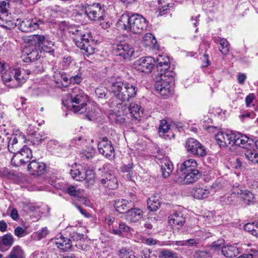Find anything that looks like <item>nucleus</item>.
Segmentation results:
<instances>
[{"label": "nucleus", "mask_w": 258, "mask_h": 258, "mask_svg": "<svg viewBox=\"0 0 258 258\" xmlns=\"http://www.w3.org/2000/svg\"><path fill=\"white\" fill-rule=\"evenodd\" d=\"M118 25L122 29L133 33H141L146 30L148 26L146 19L137 14L131 16L127 14H122L118 20Z\"/></svg>", "instance_id": "1"}, {"label": "nucleus", "mask_w": 258, "mask_h": 258, "mask_svg": "<svg viewBox=\"0 0 258 258\" xmlns=\"http://www.w3.org/2000/svg\"><path fill=\"white\" fill-rule=\"evenodd\" d=\"M111 89L115 97L121 102L128 101L135 97L138 89L134 84L127 81H116L112 84Z\"/></svg>", "instance_id": "2"}, {"label": "nucleus", "mask_w": 258, "mask_h": 258, "mask_svg": "<svg viewBox=\"0 0 258 258\" xmlns=\"http://www.w3.org/2000/svg\"><path fill=\"white\" fill-rule=\"evenodd\" d=\"M73 37L77 46L84 51L86 55H89L94 53L95 44L91 39V33H85L81 30L76 29L73 32Z\"/></svg>", "instance_id": "3"}, {"label": "nucleus", "mask_w": 258, "mask_h": 258, "mask_svg": "<svg viewBox=\"0 0 258 258\" xmlns=\"http://www.w3.org/2000/svg\"><path fill=\"white\" fill-rule=\"evenodd\" d=\"M88 96L79 87H75L71 93V110L75 113H83L87 110Z\"/></svg>", "instance_id": "4"}, {"label": "nucleus", "mask_w": 258, "mask_h": 258, "mask_svg": "<svg viewBox=\"0 0 258 258\" xmlns=\"http://www.w3.org/2000/svg\"><path fill=\"white\" fill-rule=\"evenodd\" d=\"M2 78L4 84L11 88L20 87L24 82V79L21 76L20 71L11 68L6 70L2 75Z\"/></svg>", "instance_id": "5"}, {"label": "nucleus", "mask_w": 258, "mask_h": 258, "mask_svg": "<svg viewBox=\"0 0 258 258\" xmlns=\"http://www.w3.org/2000/svg\"><path fill=\"white\" fill-rule=\"evenodd\" d=\"M84 11L88 18L92 21H101L104 20L106 17L105 8L99 3L87 5L85 6Z\"/></svg>", "instance_id": "6"}, {"label": "nucleus", "mask_w": 258, "mask_h": 258, "mask_svg": "<svg viewBox=\"0 0 258 258\" xmlns=\"http://www.w3.org/2000/svg\"><path fill=\"white\" fill-rule=\"evenodd\" d=\"M232 195L240 198L246 205H250L254 203L255 196L250 190L244 189L238 184L234 185L231 188Z\"/></svg>", "instance_id": "7"}, {"label": "nucleus", "mask_w": 258, "mask_h": 258, "mask_svg": "<svg viewBox=\"0 0 258 258\" xmlns=\"http://www.w3.org/2000/svg\"><path fill=\"white\" fill-rule=\"evenodd\" d=\"M185 146L188 153L195 156L203 157L207 154V150L205 147L198 141L194 138L187 139Z\"/></svg>", "instance_id": "8"}, {"label": "nucleus", "mask_w": 258, "mask_h": 258, "mask_svg": "<svg viewBox=\"0 0 258 258\" xmlns=\"http://www.w3.org/2000/svg\"><path fill=\"white\" fill-rule=\"evenodd\" d=\"M134 51V48L125 41H120L113 47L114 53L123 59H129Z\"/></svg>", "instance_id": "9"}, {"label": "nucleus", "mask_w": 258, "mask_h": 258, "mask_svg": "<svg viewBox=\"0 0 258 258\" xmlns=\"http://www.w3.org/2000/svg\"><path fill=\"white\" fill-rule=\"evenodd\" d=\"M200 177L199 170H192L186 173H180L177 171L174 180L180 184H188L197 181Z\"/></svg>", "instance_id": "10"}, {"label": "nucleus", "mask_w": 258, "mask_h": 258, "mask_svg": "<svg viewBox=\"0 0 258 258\" xmlns=\"http://www.w3.org/2000/svg\"><path fill=\"white\" fill-rule=\"evenodd\" d=\"M155 59L150 56L143 57L136 60L133 67L136 70L146 73L151 72L154 66Z\"/></svg>", "instance_id": "11"}, {"label": "nucleus", "mask_w": 258, "mask_h": 258, "mask_svg": "<svg viewBox=\"0 0 258 258\" xmlns=\"http://www.w3.org/2000/svg\"><path fill=\"white\" fill-rule=\"evenodd\" d=\"M184 210L180 208L173 210L168 216V222L173 227L176 229L181 228L185 222Z\"/></svg>", "instance_id": "12"}, {"label": "nucleus", "mask_w": 258, "mask_h": 258, "mask_svg": "<svg viewBox=\"0 0 258 258\" xmlns=\"http://www.w3.org/2000/svg\"><path fill=\"white\" fill-rule=\"evenodd\" d=\"M157 68L161 75H164L169 78L174 77L175 73L170 70L169 59L165 54H159L156 58Z\"/></svg>", "instance_id": "13"}, {"label": "nucleus", "mask_w": 258, "mask_h": 258, "mask_svg": "<svg viewBox=\"0 0 258 258\" xmlns=\"http://www.w3.org/2000/svg\"><path fill=\"white\" fill-rule=\"evenodd\" d=\"M30 42L33 44H37L38 47H41V50L46 52H51L53 51L54 43L52 41L46 40L43 35H34L29 37Z\"/></svg>", "instance_id": "14"}, {"label": "nucleus", "mask_w": 258, "mask_h": 258, "mask_svg": "<svg viewBox=\"0 0 258 258\" xmlns=\"http://www.w3.org/2000/svg\"><path fill=\"white\" fill-rule=\"evenodd\" d=\"M30 45L25 47L22 52L25 56L24 60L25 62H28L32 61H35L40 57L39 49L38 48L37 44L33 43L32 44L28 39Z\"/></svg>", "instance_id": "15"}, {"label": "nucleus", "mask_w": 258, "mask_h": 258, "mask_svg": "<svg viewBox=\"0 0 258 258\" xmlns=\"http://www.w3.org/2000/svg\"><path fill=\"white\" fill-rule=\"evenodd\" d=\"M99 152L106 158H112L114 157V148L112 143L107 137L103 138L98 144Z\"/></svg>", "instance_id": "16"}, {"label": "nucleus", "mask_w": 258, "mask_h": 258, "mask_svg": "<svg viewBox=\"0 0 258 258\" xmlns=\"http://www.w3.org/2000/svg\"><path fill=\"white\" fill-rule=\"evenodd\" d=\"M234 135V133L232 132L229 133L220 132L215 135V140L221 148L226 147L229 145L233 146Z\"/></svg>", "instance_id": "17"}, {"label": "nucleus", "mask_w": 258, "mask_h": 258, "mask_svg": "<svg viewBox=\"0 0 258 258\" xmlns=\"http://www.w3.org/2000/svg\"><path fill=\"white\" fill-rule=\"evenodd\" d=\"M129 113L127 114L128 118H131L132 124H137L141 119L142 111L141 110V106L135 102H132L127 107Z\"/></svg>", "instance_id": "18"}, {"label": "nucleus", "mask_w": 258, "mask_h": 258, "mask_svg": "<svg viewBox=\"0 0 258 258\" xmlns=\"http://www.w3.org/2000/svg\"><path fill=\"white\" fill-rule=\"evenodd\" d=\"M234 136L233 145L240 146L245 148L246 150L254 145L253 140L245 135H243L239 133H234Z\"/></svg>", "instance_id": "19"}, {"label": "nucleus", "mask_w": 258, "mask_h": 258, "mask_svg": "<svg viewBox=\"0 0 258 258\" xmlns=\"http://www.w3.org/2000/svg\"><path fill=\"white\" fill-rule=\"evenodd\" d=\"M100 183L110 189H114L118 187L116 178L110 172L104 173L100 179Z\"/></svg>", "instance_id": "20"}, {"label": "nucleus", "mask_w": 258, "mask_h": 258, "mask_svg": "<svg viewBox=\"0 0 258 258\" xmlns=\"http://www.w3.org/2000/svg\"><path fill=\"white\" fill-rule=\"evenodd\" d=\"M42 23L40 20L36 19H25L20 24L19 29L24 32H29L35 30L39 28L40 24Z\"/></svg>", "instance_id": "21"}, {"label": "nucleus", "mask_w": 258, "mask_h": 258, "mask_svg": "<svg viewBox=\"0 0 258 258\" xmlns=\"http://www.w3.org/2000/svg\"><path fill=\"white\" fill-rule=\"evenodd\" d=\"M53 240L57 247L62 251L68 250L72 246V242L70 239L64 237L60 233L58 234Z\"/></svg>", "instance_id": "22"}, {"label": "nucleus", "mask_w": 258, "mask_h": 258, "mask_svg": "<svg viewBox=\"0 0 258 258\" xmlns=\"http://www.w3.org/2000/svg\"><path fill=\"white\" fill-rule=\"evenodd\" d=\"M45 167V164L44 163L38 162L34 159L29 164L28 170L32 175H40L44 172Z\"/></svg>", "instance_id": "23"}, {"label": "nucleus", "mask_w": 258, "mask_h": 258, "mask_svg": "<svg viewBox=\"0 0 258 258\" xmlns=\"http://www.w3.org/2000/svg\"><path fill=\"white\" fill-rule=\"evenodd\" d=\"M143 212L140 209L132 208L125 212V217L126 220L136 222L143 217Z\"/></svg>", "instance_id": "24"}, {"label": "nucleus", "mask_w": 258, "mask_h": 258, "mask_svg": "<svg viewBox=\"0 0 258 258\" xmlns=\"http://www.w3.org/2000/svg\"><path fill=\"white\" fill-rule=\"evenodd\" d=\"M33 157L31 150L26 146L17 153L15 158H18L20 159L21 164H24L29 162L30 159Z\"/></svg>", "instance_id": "25"}, {"label": "nucleus", "mask_w": 258, "mask_h": 258, "mask_svg": "<svg viewBox=\"0 0 258 258\" xmlns=\"http://www.w3.org/2000/svg\"><path fill=\"white\" fill-rule=\"evenodd\" d=\"M160 164L163 177H168L173 170L171 162L167 158H164L160 161Z\"/></svg>", "instance_id": "26"}, {"label": "nucleus", "mask_w": 258, "mask_h": 258, "mask_svg": "<svg viewBox=\"0 0 258 258\" xmlns=\"http://www.w3.org/2000/svg\"><path fill=\"white\" fill-rule=\"evenodd\" d=\"M25 137L23 135H19L18 136L17 135H13L9 138L8 142V148L10 152L15 153L18 149L17 144L18 142L22 141L25 140Z\"/></svg>", "instance_id": "27"}, {"label": "nucleus", "mask_w": 258, "mask_h": 258, "mask_svg": "<svg viewBox=\"0 0 258 258\" xmlns=\"http://www.w3.org/2000/svg\"><path fill=\"white\" fill-rule=\"evenodd\" d=\"M53 77L58 87H66L70 84V78H69L63 72L55 73Z\"/></svg>", "instance_id": "28"}, {"label": "nucleus", "mask_w": 258, "mask_h": 258, "mask_svg": "<svg viewBox=\"0 0 258 258\" xmlns=\"http://www.w3.org/2000/svg\"><path fill=\"white\" fill-rule=\"evenodd\" d=\"M197 163L194 159H190L185 161L181 165L179 170H178L180 173H186L187 172L192 171V170H198L196 169Z\"/></svg>", "instance_id": "29"}, {"label": "nucleus", "mask_w": 258, "mask_h": 258, "mask_svg": "<svg viewBox=\"0 0 258 258\" xmlns=\"http://www.w3.org/2000/svg\"><path fill=\"white\" fill-rule=\"evenodd\" d=\"M210 194L209 190L206 186H196L192 191L193 197L198 200L207 198Z\"/></svg>", "instance_id": "30"}, {"label": "nucleus", "mask_w": 258, "mask_h": 258, "mask_svg": "<svg viewBox=\"0 0 258 258\" xmlns=\"http://www.w3.org/2000/svg\"><path fill=\"white\" fill-rule=\"evenodd\" d=\"M132 202L124 199L115 201L114 206L117 212L123 213L129 210L132 207Z\"/></svg>", "instance_id": "31"}, {"label": "nucleus", "mask_w": 258, "mask_h": 258, "mask_svg": "<svg viewBox=\"0 0 258 258\" xmlns=\"http://www.w3.org/2000/svg\"><path fill=\"white\" fill-rule=\"evenodd\" d=\"M142 42L145 46L156 49H159V46L157 44V40L154 35L150 33H147L144 35Z\"/></svg>", "instance_id": "32"}, {"label": "nucleus", "mask_w": 258, "mask_h": 258, "mask_svg": "<svg viewBox=\"0 0 258 258\" xmlns=\"http://www.w3.org/2000/svg\"><path fill=\"white\" fill-rule=\"evenodd\" d=\"M246 158L253 163H258V149L254 146H251L244 151Z\"/></svg>", "instance_id": "33"}, {"label": "nucleus", "mask_w": 258, "mask_h": 258, "mask_svg": "<svg viewBox=\"0 0 258 258\" xmlns=\"http://www.w3.org/2000/svg\"><path fill=\"white\" fill-rule=\"evenodd\" d=\"M221 252L222 254L227 257L236 256L239 254L238 248L233 245L222 247Z\"/></svg>", "instance_id": "34"}, {"label": "nucleus", "mask_w": 258, "mask_h": 258, "mask_svg": "<svg viewBox=\"0 0 258 258\" xmlns=\"http://www.w3.org/2000/svg\"><path fill=\"white\" fill-rule=\"evenodd\" d=\"M215 42L219 44V50L223 54L227 55L229 53L230 44L226 39L218 37L215 39Z\"/></svg>", "instance_id": "35"}, {"label": "nucleus", "mask_w": 258, "mask_h": 258, "mask_svg": "<svg viewBox=\"0 0 258 258\" xmlns=\"http://www.w3.org/2000/svg\"><path fill=\"white\" fill-rule=\"evenodd\" d=\"M66 191L69 195L76 198L78 200H80V199L82 198L84 192L83 189L73 185L69 186Z\"/></svg>", "instance_id": "36"}, {"label": "nucleus", "mask_w": 258, "mask_h": 258, "mask_svg": "<svg viewBox=\"0 0 258 258\" xmlns=\"http://www.w3.org/2000/svg\"><path fill=\"white\" fill-rule=\"evenodd\" d=\"M117 255L119 258H138L133 250L127 247H121L118 250Z\"/></svg>", "instance_id": "37"}, {"label": "nucleus", "mask_w": 258, "mask_h": 258, "mask_svg": "<svg viewBox=\"0 0 258 258\" xmlns=\"http://www.w3.org/2000/svg\"><path fill=\"white\" fill-rule=\"evenodd\" d=\"M214 255V249L210 248L208 250H199L196 251L194 258H213Z\"/></svg>", "instance_id": "38"}, {"label": "nucleus", "mask_w": 258, "mask_h": 258, "mask_svg": "<svg viewBox=\"0 0 258 258\" xmlns=\"http://www.w3.org/2000/svg\"><path fill=\"white\" fill-rule=\"evenodd\" d=\"M148 208L151 211H155L159 209L160 206L158 199L156 197H151L147 201Z\"/></svg>", "instance_id": "39"}, {"label": "nucleus", "mask_w": 258, "mask_h": 258, "mask_svg": "<svg viewBox=\"0 0 258 258\" xmlns=\"http://www.w3.org/2000/svg\"><path fill=\"white\" fill-rule=\"evenodd\" d=\"M1 242L2 245L7 247L6 249H5L6 251L13 244L14 236L10 233H8L1 237Z\"/></svg>", "instance_id": "40"}, {"label": "nucleus", "mask_w": 258, "mask_h": 258, "mask_svg": "<svg viewBox=\"0 0 258 258\" xmlns=\"http://www.w3.org/2000/svg\"><path fill=\"white\" fill-rule=\"evenodd\" d=\"M169 130L170 125L168 123L167 120L165 119L161 120L158 128L159 136L166 138V136L168 137V135L166 136L165 134L169 132Z\"/></svg>", "instance_id": "41"}, {"label": "nucleus", "mask_w": 258, "mask_h": 258, "mask_svg": "<svg viewBox=\"0 0 258 258\" xmlns=\"http://www.w3.org/2000/svg\"><path fill=\"white\" fill-rule=\"evenodd\" d=\"M9 9V4L8 0H3L0 1V16L7 17L9 13H8Z\"/></svg>", "instance_id": "42"}, {"label": "nucleus", "mask_w": 258, "mask_h": 258, "mask_svg": "<svg viewBox=\"0 0 258 258\" xmlns=\"http://www.w3.org/2000/svg\"><path fill=\"white\" fill-rule=\"evenodd\" d=\"M159 74L161 78L160 80L157 81L156 83H160L161 86L160 88H162V89H164L165 87L166 88H170L169 83L172 80L174 77L169 78L168 76H165L164 75H161V73H159Z\"/></svg>", "instance_id": "43"}, {"label": "nucleus", "mask_w": 258, "mask_h": 258, "mask_svg": "<svg viewBox=\"0 0 258 258\" xmlns=\"http://www.w3.org/2000/svg\"><path fill=\"white\" fill-rule=\"evenodd\" d=\"M114 234L121 235L123 233H128L130 231V228L124 223H120L119 224L118 229H113Z\"/></svg>", "instance_id": "44"}, {"label": "nucleus", "mask_w": 258, "mask_h": 258, "mask_svg": "<svg viewBox=\"0 0 258 258\" xmlns=\"http://www.w3.org/2000/svg\"><path fill=\"white\" fill-rule=\"evenodd\" d=\"M84 179L90 184H93L95 182V173L91 169L87 170L84 175Z\"/></svg>", "instance_id": "45"}, {"label": "nucleus", "mask_w": 258, "mask_h": 258, "mask_svg": "<svg viewBox=\"0 0 258 258\" xmlns=\"http://www.w3.org/2000/svg\"><path fill=\"white\" fill-rule=\"evenodd\" d=\"M160 83H156L155 87L156 90L159 92V93L163 96L166 98L169 96L170 95V88H166L164 87V89H162V88H160L161 87Z\"/></svg>", "instance_id": "46"}, {"label": "nucleus", "mask_w": 258, "mask_h": 258, "mask_svg": "<svg viewBox=\"0 0 258 258\" xmlns=\"http://www.w3.org/2000/svg\"><path fill=\"white\" fill-rule=\"evenodd\" d=\"M70 174L73 179L77 181L84 180V174L78 169H71L70 170Z\"/></svg>", "instance_id": "47"}, {"label": "nucleus", "mask_w": 258, "mask_h": 258, "mask_svg": "<svg viewBox=\"0 0 258 258\" xmlns=\"http://www.w3.org/2000/svg\"><path fill=\"white\" fill-rule=\"evenodd\" d=\"M141 256L142 258H156L157 255L156 252L149 249L145 248L143 249L141 252Z\"/></svg>", "instance_id": "48"}, {"label": "nucleus", "mask_w": 258, "mask_h": 258, "mask_svg": "<svg viewBox=\"0 0 258 258\" xmlns=\"http://www.w3.org/2000/svg\"><path fill=\"white\" fill-rule=\"evenodd\" d=\"M96 96L99 99H105L107 95V89L103 87L97 88L95 89Z\"/></svg>", "instance_id": "49"}, {"label": "nucleus", "mask_w": 258, "mask_h": 258, "mask_svg": "<svg viewBox=\"0 0 258 258\" xmlns=\"http://www.w3.org/2000/svg\"><path fill=\"white\" fill-rule=\"evenodd\" d=\"M45 139L44 135L41 133H35L34 137H32L31 142L33 145L39 144Z\"/></svg>", "instance_id": "50"}, {"label": "nucleus", "mask_w": 258, "mask_h": 258, "mask_svg": "<svg viewBox=\"0 0 258 258\" xmlns=\"http://www.w3.org/2000/svg\"><path fill=\"white\" fill-rule=\"evenodd\" d=\"M82 73H79L70 77V84H80L83 80Z\"/></svg>", "instance_id": "51"}, {"label": "nucleus", "mask_w": 258, "mask_h": 258, "mask_svg": "<svg viewBox=\"0 0 258 258\" xmlns=\"http://www.w3.org/2000/svg\"><path fill=\"white\" fill-rule=\"evenodd\" d=\"M256 226V222L252 223H247L244 225V229L255 236V233L256 232L255 228Z\"/></svg>", "instance_id": "52"}, {"label": "nucleus", "mask_w": 258, "mask_h": 258, "mask_svg": "<svg viewBox=\"0 0 258 258\" xmlns=\"http://www.w3.org/2000/svg\"><path fill=\"white\" fill-rule=\"evenodd\" d=\"M159 258H177L176 254L169 250H163L160 253Z\"/></svg>", "instance_id": "53"}, {"label": "nucleus", "mask_w": 258, "mask_h": 258, "mask_svg": "<svg viewBox=\"0 0 258 258\" xmlns=\"http://www.w3.org/2000/svg\"><path fill=\"white\" fill-rule=\"evenodd\" d=\"M158 3L161 5L159 6L158 11L156 12V13H158L157 14L158 16H161L164 14L165 11L169 9V4H165L164 5H162L161 1H159Z\"/></svg>", "instance_id": "54"}, {"label": "nucleus", "mask_w": 258, "mask_h": 258, "mask_svg": "<svg viewBox=\"0 0 258 258\" xmlns=\"http://www.w3.org/2000/svg\"><path fill=\"white\" fill-rule=\"evenodd\" d=\"M250 253H244L241 255L240 258H255L258 255V250L255 248L250 250Z\"/></svg>", "instance_id": "55"}, {"label": "nucleus", "mask_w": 258, "mask_h": 258, "mask_svg": "<svg viewBox=\"0 0 258 258\" xmlns=\"http://www.w3.org/2000/svg\"><path fill=\"white\" fill-rule=\"evenodd\" d=\"M224 240L223 239H219L218 240L213 242L210 248L214 249V253L215 252L217 249H220L223 247V245L224 244Z\"/></svg>", "instance_id": "56"}, {"label": "nucleus", "mask_w": 258, "mask_h": 258, "mask_svg": "<svg viewBox=\"0 0 258 258\" xmlns=\"http://www.w3.org/2000/svg\"><path fill=\"white\" fill-rule=\"evenodd\" d=\"M26 228L19 226L15 228L14 233L18 237H22L26 235Z\"/></svg>", "instance_id": "57"}, {"label": "nucleus", "mask_w": 258, "mask_h": 258, "mask_svg": "<svg viewBox=\"0 0 258 258\" xmlns=\"http://www.w3.org/2000/svg\"><path fill=\"white\" fill-rule=\"evenodd\" d=\"M49 233V230L47 227H43L41 230L38 231L37 235L39 239L45 238Z\"/></svg>", "instance_id": "58"}, {"label": "nucleus", "mask_w": 258, "mask_h": 258, "mask_svg": "<svg viewBox=\"0 0 258 258\" xmlns=\"http://www.w3.org/2000/svg\"><path fill=\"white\" fill-rule=\"evenodd\" d=\"M200 240L199 239H189L187 240L184 241L182 245L189 244L190 245H196L200 243Z\"/></svg>", "instance_id": "59"}, {"label": "nucleus", "mask_w": 258, "mask_h": 258, "mask_svg": "<svg viewBox=\"0 0 258 258\" xmlns=\"http://www.w3.org/2000/svg\"><path fill=\"white\" fill-rule=\"evenodd\" d=\"M95 152V150L93 148L88 149V151H85L84 152V155L86 156L87 159H90L93 157Z\"/></svg>", "instance_id": "60"}, {"label": "nucleus", "mask_w": 258, "mask_h": 258, "mask_svg": "<svg viewBox=\"0 0 258 258\" xmlns=\"http://www.w3.org/2000/svg\"><path fill=\"white\" fill-rule=\"evenodd\" d=\"M142 242L149 245H154L157 243L156 240L153 238H143Z\"/></svg>", "instance_id": "61"}, {"label": "nucleus", "mask_w": 258, "mask_h": 258, "mask_svg": "<svg viewBox=\"0 0 258 258\" xmlns=\"http://www.w3.org/2000/svg\"><path fill=\"white\" fill-rule=\"evenodd\" d=\"M48 146L50 148L56 149L59 147V142L55 140H51L48 144Z\"/></svg>", "instance_id": "62"}, {"label": "nucleus", "mask_w": 258, "mask_h": 258, "mask_svg": "<svg viewBox=\"0 0 258 258\" xmlns=\"http://www.w3.org/2000/svg\"><path fill=\"white\" fill-rule=\"evenodd\" d=\"M133 164L132 163H130L128 164L124 165L121 167V170L123 172H130L132 168Z\"/></svg>", "instance_id": "63"}, {"label": "nucleus", "mask_w": 258, "mask_h": 258, "mask_svg": "<svg viewBox=\"0 0 258 258\" xmlns=\"http://www.w3.org/2000/svg\"><path fill=\"white\" fill-rule=\"evenodd\" d=\"M246 78V75L243 73H240L237 75L238 82L240 84H243Z\"/></svg>", "instance_id": "64"}]
</instances>
